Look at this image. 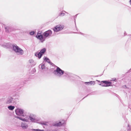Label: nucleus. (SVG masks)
I'll list each match as a JSON object with an SVG mask.
<instances>
[{"mask_svg": "<svg viewBox=\"0 0 131 131\" xmlns=\"http://www.w3.org/2000/svg\"><path fill=\"white\" fill-rule=\"evenodd\" d=\"M41 66V68L43 71H46L48 69V68L46 67L44 64H40L39 66Z\"/></svg>", "mask_w": 131, "mask_h": 131, "instance_id": "4468645a", "label": "nucleus"}, {"mask_svg": "<svg viewBox=\"0 0 131 131\" xmlns=\"http://www.w3.org/2000/svg\"><path fill=\"white\" fill-rule=\"evenodd\" d=\"M62 124H61V122H53L51 124V127L55 126V127H60L61 126Z\"/></svg>", "mask_w": 131, "mask_h": 131, "instance_id": "6e6552de", "label": "nucleus"}, {"mask_svg": "<svg viewBox=\"0 0 131 131\" xmlns=\"http://www.w3.org/2000/svg\"><path fill=\"white\" fill-rule=\"evenodd\" d=\"M41 124H42V125H47V124L46 123H45V122H42V123H41Z\"/></svg>", "mask_w": 131, "mask_h": 131, "instance_id": "a878e982", "label": "nucleus"}, {"mask_svg": "<svg viewBox=\"0 0 131 131\" xmlns=\"http://www.w3.org/2000/svg\"><path fill=\"white\" fill-rule=\"evenodd\" d=\"M13 98L11 96L8 97L7 99L6 102V104H11L13 103Z\"/></svg>", "mask_w": 131, "mask_h": 131, "instance_id": "1a4fd4ad", "label": "nucleus"}, {"mask_svg": "<svg viewBox=\"0 0 131 131\" xmlns=\"http://www.w3.org/2000/svg\"><path fill=\"white\" fill-rule=\"evenodd\" d=\"M44 60L49 63H50L51 62L50 59L47 57H45Z\"/></svg>", "mask_w": 131, "mask_h": 131, "instance_id": "aec40b11", "label": "nucleus"}, {"mask_svg": "<svg viewBox=\"0 0 131 131\" xmlns=\"http://www.w3.org/2000/svg\"><path fill=\"white\" fill-rule=\"evenodd\" d=\"M80 34H81L82 35H83V36H85V37H86L87 36V35L86 34H84L83 33H82V32H80V33H79Z\"/></svg>", "mask_w": 131, "mask_h": 131, "instance_id": "b1692460", "label": "nucleus"}, {"mask_svg": "<svg viewBox=\"0 0 131 131\" xmlns=\"http://www.w3.org/2000/svg\"><path fill=\"white\" fill-rule=\"evenodd\" d=\"M37 38L40 40L42 42L43 41L45 40V38L40 34H38L36 36Z\"/></svg>", "mask_w": 131, "mask_h": 131, "instance_id": "9d476101", "label": "nucleus"}, {"mask_svg": "<svg viewBox=\"0 0 131 131\" xmlns=\"http://www.w3.org/2000/svg\"><path fill=\"white\" fill-rule=\"evenodd\" d=\"M15 112L16 115L18 116H21L25 117L26 116V115L24 114V110L22 109L17 108L16 109Z\"/></svg>", "mask_w": 131, "mask_h": 131, "instance_id": "7ed1b4c3", "label": "nucleus"}, {"mask_svg": "<svg viewBox=\"0 0 131 131\" xmlns=\"http://www.w3.org/2000/svg\"><path fill=\"white\" fill-rule=\"evenodd\" d=\"M33 131H44V130H40L39 129H33L32 130Z\"/></svg>", "mask_w": 131, "mask_h": 131, "instance_id": "412c9836", "label": "nucleus"}, {"mask_svg": "<svg viewBox=\"0 0 131 131\" xmlns=\"http://www.w3.org/2000/svg\"><path fill=\"white\" fill-rule=\"evenodd\" d=\"M90 83V82H85V84H89Z\"/></svg>", "mask_w": 131, "mask_h": 131, "instance_id": "bb28decb", "label": "nucleus"}, {"mask_svg": "<svg viewBox=\"0 0 131 131\" xmlns=\"http://www.w3.org/2000/svg\"><path fill=\"white\" fill-rule=\"evenodd\" d=\"M73 18L74 19V22H75V24H76L75 23V19L77 18L76 16H73Z\"/></svg>", "mask_w": 131, "mask_h": 131, "instance_id": "393cba45", "label": "nucleus"}, {"mask_svg": "<svg viewBox=\"0 0 131 131\" xmlns=\"http://www.w3.org/2000/svg\"><path fill=\"white\" fill-rule=\"evenodd\" d=\"M29 62L32 66H34L36 64V63L34 62V60L32 59H30L29 60Z\"/></svg>", "mask_w": 131, "mask_h": 131, "instance_id": "dca6fc26", "label": "nucleus"}, {"mask_svg": "<svg viewBox=\"0 0 131 131\" xmlns=\"http://www.w3.org/2000/svg\"><path fill=\"white\" fill-rule=\"evenodd\" d=\"M22 128L24 129H27L28 127V124L25 122H21L20 126Z\"/></svg>", "mask_w": 131, "mask_h": 131, "instance_id": "0eeeda50", "label": "nucleus"}, {"mask_svg": "<svg viewBox=\"0 0 131 131\" xmlns=\"http://www.w3.org/2000/svg\"><path fill=\"white\" fill-rule=\"evenodd\" d=\"M78 15V14H77L76 15H75V16H76V17H77Z\"/></svg>", "mask_w": 131, "mask_h": 131, "instance_id": "2f4dec72", "label": "nucleus"}, {"mask_svg": "<svg viewBox=\"0 0 131 131\" xmlns=\"http://www.w3.org/2000/svg\"><path fill=\"white\" fill-rule=\"evenodd\" d=\"M64 12L67 13V12L65 11H63L59 13L58 14L59 16H63L65 15V14Z\"/></svg>", "mask_w": 131, "mask_h": 131, "instance_id": "f3484780", "label": "nucleus"}, {"mask_svg": "<svg viewBox=\"0 0 131 131\" xmlns=\"http://www.w3.org/2000/svg\"><path fill=\"white\" fill-rule=\"evenodd\" d=\"M127 131H131V130L130 129H128Z\"/></svg>", "mask_w": 131, "mask_h": 131, "instance_id": "c85d7f7f", "label": "nucleus"}, {"mask_svg": "<svg viewBox=\"0 0 131 131\" xmlns=\"http://www.w3.org/2000/svg\"><path fill=\"white\" fill-rule=\"evenodd\" d=\"M111 84L110 82L104 81H101L99 85L102 86L107 87L111 86Z\"/></svg>", "mask_w": 131, "mask_h": 131, "instance_id": "20e7f679", "label": "nucleus"}, {"mask_svg": "<svg viewBox=\"0 0 131 131\" xmlns=\"http://www.w3.org/2000/svg\"><path fill=\"white\" fill-rule=\"evenodd\" d=\"M19 89H20L19 88V89H17V90H19Z\"/></svg>", "mask_w": 131, "mask_h": 131, "instance_id": "72a5a7b5", "label": "nucleus"}, {"mask_svg": "<svg viewBox=\"0 0 131 131\" xmlns=\"http://www.w3.org/2000/svg\"><path fill=\"white\" fill-rule=\"evenodd\" d=\"M52 32L50 30H48L43 33V36L45 38H50L51 36Z\"/></svg>", "mask_w": 131, "mask_h": 131, "instance_id": "39448f33", "label": "nucleus"}, {"mask_svg": "<svg viewBox=\"0 0 131 131\" xmlns=\"http://www.w3.org/2000/svg\"><path fill=\"white\" fill-rule=\"evenodd\" d=\"M32 71H33V72H35L36 71V69H35V68H33L32 69Z\"/></svg>", "mask_w": 131, "mask_h": 131, "instance_id": "cd10ccee", "label": "nucleus"}, {"mask_svg": "<svg viewBox=\"0 0 131 131\" xmlns=\"http://www.w3.org/2000/svg\"><path fill=\"white\" fill-rule=\"evenodd\" d=\"M63 25H58L54 27L53 30L54 31L58 32L64 28Z\"/></svg>", "mask_w": 131, "mask_h": 131, "instance_id": "423d86ee", "label": "nucleus"}, {"mask_svg": "<svg viewBox=\"0 0 131 131\" xmlns=\"http://www.w3.org/2000/svg\"><path fill=\"white\" fill-rule=\"evenodd\" d=\"M16 118L25 122H28V119H29L30 120V122H35L37 121L36 119L32 114H30L29 116H26L25 117L17 116Z\"/></svg>", "mask_w": 131, "mask_h": 131, "instance_id": "f03ea898", "label": "nucleus"}, {"mask_svg": "<svg viewBox=\"0 0 131 131\" xmlns=\"http://www.w3.org/2000/svg\"><path fill=\"white\" fill-rule=\"evenodd\" d=\"M16 53L18 55H22L24 54V52L23 50L21 48H20L19 50L17 51Z\"/></svg>", "mask_w": 131, "mask_h": 131, "instance_id": "ddd939ff", "label": "nucleus"}, {"mask_svg": "<svg viewBox=\"0 0 131 131\" xmlns=\"http://www.w3.org/2000/svg\"><path fill=\"white\" fill-rule=\"evenodd\" d=\"M87 96H85V97L83 99H84L85 97H86Z\"/></svg>", "mask_w": 131, "mask_h": 131, "instance_id": "473e14b6", "label": "nucleus"}, {"mask_svg": "<svg viewBox=\"0 0 131 131\" xmlns=\"http://www.w3.org/2000/svg\"><path fill=\"white\" fill-rule=\"evenodd\" d=\"M90 84H91V85L93 84L94 85L95 84V82L94 81H91L90 82Z\"/></svg>", "mask_w": 131, "mask_h": 131, "instance_id": "4be33fe9", "label": "nucleus"}, {"mask_svg": "<svg viewBox=\"0 0 131 131\" xmlns=\"http://www.w3.org/2000/svg\"><path fill=\"white\" fill-rule=\"evenodd\" d=\"M15 107L14 106L10 105L8 106V108L10 110L13 111Z\"/></svg>", "mask_w": 131, "mask_h": 131, "instance_id": "6ab92c4d", "label": "nucleus"}, {"mask_svg": "<svg viewBox=\"0 0 131 131\" xmlns=\"http://www.w3.org/2000/svg\"><path fill=\"white\" fill-rule=\"evenodd\" d=\"M46 51V49L45 48H43L39 52L41 54H42V55L43 54H44L45 52Z\"/></svg>", "mask_w": 131, "mask_h": 131, "instance_id": "a211bd4d", "label": "nucleus"}, {"mask_svg": "<svg viewBox=\"0 0 131 131\" xmlns=\"http://www.w3.org/2000/svg\"><path fill=\"white\" fill-rule=\"evenodd\" d=\"M35 32L34 31H31L30 32L29 34L31 35H32L34 34Z\"/></svg>", "mask_w": 131, "mask_h": 131, "instance_id": "5701e85b", "label": "nucleus"}, {"mask_svg": "<svg viewBox=\"0 0 131 131\" xmlns=\"http://www.w3.org/2000/svg\"><path fill=\"white\" fill-rule=\"evenodd\" d=\"M35 56L38 57L39 59H40L41 58L42 55L39 52H37L35 53Z\"/></svg>", "mask_w": 131, "mask_h": 131, "instance_id": "2eb2a0df", "label": "nucleus"}, {"mask_svg": "<svg viewBox=\"0 0 131 131\" xmlns=\"http://www.w3.org/2000/svg\"><path fill=\"white\" fill-rule=\"evenodd\" d=\"M5 29L6 32L7 33L10 32L14 30L13 28L12 27L10 26L5 27Z\"/></svg>", "mask_w": 131, "mask_h": 131, "instance_id": "9b49d317", "label": "nucleus"}, {"mask_svg": "<svg viewBox=\"0 0 131 131\" xmlns=\"http://www.w3.org/2000/svg\"><path fill=\"white\" fill-rule=\"evenodd\" d=\"M53 73L58 77H61L63 75L64 77L68 78V79L71 81H72L73 79L72 74L67 72H65L63 70L58 67H57L56 69L53 71Z\"/></svg>", "mask_w": 131, "mask_h": 131, "instance_id": "f257e3e1", "label": "nucleus"}, {"mask_svg": "<svg viewBox=\"0 0 131 131\" xmlns=\"http://www.w3.org/2000/svg\"><path fill=\"white\" fill-rule=\"evenodd\" d=\"M129 2L130 5H131V0H130L129 1Z\"/></svg>", "mask_w": 131, "mask_h": 131, "instance_id": "7c9ffc66", "label": "nucleus"}, {"mask_svg": "<svg viewBox=\"0 0 131 131\" xmlns=\"http://www.w3.org/2000/svg\"><path fill=\"white\" fill-rule=\"evenodd\" d=\"M13 49L14 52L16 53L17 51L19 50L20 48L16 44H14L12 45Z\"/></svg>", "mask_w": 131, "mask_h": 131, "instance_id": "f8f14e48", "label": "nucleus"}, {"mask_svg": "<svg viewBox=\"0 0 131 131\" xmlns=\"http://www.w3.org/2000/svg\"><path fill=\"white\" fill-rule=\"evenodd\" d=\"M126 35V34L125 33V32H124V36H125Z\"/></svg>", "mask_w": 131, "mask_h": 131, "instance_id": "c756f323", "label": "nucleus"}]
</instances>
